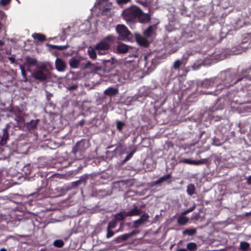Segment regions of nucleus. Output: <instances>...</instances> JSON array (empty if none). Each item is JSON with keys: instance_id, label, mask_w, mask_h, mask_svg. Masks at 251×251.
Returning <instances> with one entry per match:
<instances>
[{"instance_id": "nucleus-20", "label": "nucleus", "mask_w": 251, "mask_h": 251, "mask_svg": "<svg viewBox=\"0 0 251 251\" xmlns=\"http://www.w3.org/2000/svg\"><path fill=\"white\" fill-rule=\"evenodd\" d=\"M186 61L183 59L177 60L174 63V69H177L181 66L184 67Z\"/></svg>"}, {"instance_id": "nucleus-17", "label": "nucleus", "mask_w": 251, "mask_h": 251, "mask_svg": "<svg viewBox=\"0 0 251 251\" xmlns=\"http://www.w3.org/2000/svg\"><path fill=\"white\" fill-rule=\"evenodd\" d=\"M128 49V47L124 44H120L117 47V50L119 53H126Z\"/></svg>"}, {"instance_id": "nucleus-36", "label": "nucleus", "mask_w": 251, "mask_h": 251, "mask_svg": "<svg viewBox=\"0 0 251 251\" xmlns=\"http://www.w3.org/2000/svg\"><path fill=\"white\" fill-rule=\"evenodd\" d=\"M183 163L191 164V165H195L196 160H193L189 159H185L182 160Z\"/></svg>"}, {"instance_id": "nucleus-14", "label": "nucleus", "mask_w": 251, "mask_h": 251, "mask_svg": "<svg viewBox=\"0 0 251 251\" xmlns=\"http://www.w3.org/2000/svg\"><path fill=\"white\" fill-rule=\"evenodd\" d=\"M119 90L117 88L109 87L106 89L104 94L107 96H113L117 94L118 93Z\"/></svg>"}, {"instance_id": "nucleus-48", "label": "nucleus", "mask_w": 251, "mask_h": 251, "mask_svg": "<svg viewBox=\"0 0 251 251\" xmlns=\"http://www.w3.org/2000/svg\"><path fill=\"white\" fill-rule=\"evenodd\" d=\"M177 251H187V250L185 249H179Z\"/></svg>"}, {"instance_id": "nucleus-12", "label": "nucleus", "mask_w": 251, "mask_h": 251, "mask_svg": "<svg viewBox=\"0 0 251 251\" xmlns=\"http://www.w3.org/2000/svg\"><path fill=\"white\" fill-rule=\"evenodd\" d=\"M183 213L177 218V223L179 225H185L189 221V218L185 216Z\"/></svg>"}, {"instance_id": "nucleus-8", "label": "nucleus", "mask_w": 251, "mask_h": 251, "mask_svg": "<svg viewBox=\"0 0 251 251\" xmlns=\"http://www.w3.org/2000/svg\"><path fill=\"white\" fill-rule=\"evenodd\" d=\"M156 29V25H151L144 31L143 35L148 39H151V41H152V38L155 35Z\"/></svg>"}, {"instance_id": "nucleus-16", "label": "nucleus", "mask_w": 251, "mask_h": 251, "mask_svg": "<svg viewBox=\"0 0 251 251\" xmlns=\"http://www.w3.org/2000/svg\"><path fill=\"white\" fill-rule=\"evenodd\" d=\"M140 213V210L137 206H134L133 208L131 209L129 212H126V214L127 216H133L139 215Z\"/></svg>"}, {"instance_id": "nucleus-28", "label": "nucleus", "mask_w": 251, "mask_h": 251, "mask_svg": "<svg viewBox=\"0 0 251 251\" xmlns=\"http://www.w3.org/2000/svg\"><path fill=\"white\" fill-rule=\"evenodd\" d=\"M126 217H127L126 212L125 211L120 212L115 215L116 219L119 220H122Z\"/></svg>"}, {"instance_id": "nucleus-38", "label": "nucleus", "mask_w": 251, "mask_h": 251, "mask_svg": "<svg viewBox=\"0 0 251 251\" xmlns=\"http://www.w3.org/2000/svg\"><path fill=\"white\" fill-rule=\"evenodd\" d=\"M11 0H0V5L5 6L9 4Z\"/></svg>"}, {"instance_id": "nucleus-26", "label": "nucleus", "mask_w": 251, "mask_h": 251, "mask_svg": "<svg viewBox=\"0 0 251 251\" xmlns=\"http://www.w3.org/2000/svg\"><path fill=\"white\" fill-rule=\"evenodd\" d=\"M32 37L35 40L38 41H43L45 40V37L44 35L39 33H33L32 35Z\"/></svg>"}, {"instance_id": "nucleus-3", "label": "nucleus", "mask_w": 251, "mask_h": 251, "mask_svg": "<svg viewBox=\"0 0 251 251\" xmlns=\"http://www.w3.org/2000/svg\"><path fill=\"white\" fill-rule=\"evenodd\" d=\"M49 67L51 70L52 67L50 63H47L46 65H41L38 69L35 70L32 74V76L36 80L41 81L46 80L48 77V75L46 72H48V69L47 67Z\"/></svg>"}, {"instance_id": "nucleus-53", "label": "nucleus", "mask_w": 251, "mask_h": 251, "mask_svg": "<svg viewBox=\"0 0 251 251\" xmlns=\"http://www.w3.org/2000/svg\"><path fill=\"white\" fill-rule=\"evenodd\" d=\"M120 229H118V230H117V232H118V231H120Z\"/></svg>"}, {"instance_id": "nucleus-47", "label": "nucleus", "mask_w": 251, "mask_h": 251, "mask_svg": "<svg viewBox=\"0 0 251 251\" xmlns=\"http://www.w3.org/2000/svg\"><path fill=\"white\" fill-rule=\"evenodd\" d=\"M247 183L251 185V175L247 179Z\"/></svg>"}, {"instance_id": "nucleus-13", "label": "nucleus", "mask_w": 251, "mask_h": 251, "mask_svg": "<svg viewBox=\"0 0 251 251\" xmlns=\"http://www.w3.org/2000/svg\"><path fill=\"white\" fill-rule=\"evenodd\" d=\"M138 18L139 21L142 23H146L150 20V16L147 13H144L141 11V13L138 16Z\"/></svg>"}, {"instance_id": "nucleus-43", "label": "nucleus", "mask_w": 251, "mask_h": 251, "mask_svg": "<svg viewBox=\"0 0 251 251\" xmlns=\"http://www.w3.org/2000/svg\"><path fill=\"white\" fill-rule=\"evenodd\" d=\"M7 16L5 13L3 11L0 10V19L5 20Z\"/></svg>"}, {"instance_id": "nucleus-15", "label": "nucleus", "mask_w": 251, "mask_h": 251, "mask_svg": "<svg viewBox=\"0 0 251 251\" xmlns=\"http://www.w3.org/2000/svg\"><path fill=\"white\" fill-rule=\"evenodd\" d=\"M2 131L3 134L0 141V144L1 145H4L6 143V141L8 139V133L7 131V129L6 128H3Z\"/></svg>"}, {"instance_id": "nucleus-33", "label": "nucleus", "mask_w": 251, "mask_h": 251, "mask_svg": "<svg viewBox=\"0 0 251 251\" xmlns=\"http://www.w3.org/2000/svg\"><path fill=\"white\" fill-rule=\"evenodd\" d=\"M208 162V158L201 159L199 160H196L195 165H199L200 164H207Z\"/></svg>"}, {"instance_id": "nucleus-39", "label": "nucleus", "mask_w": 251, "mask_h": 251, "mask_svg": "<svg viewBox=\"0 0 251 251\" xmlns=\"http://www.w3.org/2000/svg\"><path fill=\"white\" fill-rule=\"evenodd\" d=\"M195 207H196V205H194L192 207H190L189 209H188L186 210H185L184 212H183V214L184 215H186L188 213H189V212H191L192 211H193L195 209Z\"/></svg>"}, {"instance_id": "nucleus-7", "label": "nucleus", "mask_w": 251, "mask_h": 251, "mask_svg": "<svg viewBox=\"0 0 251 251\" xmlns=\"http://www.w3.org/2000/svg\"><path fill=\"white\" fill-rule=\"evenodd\" d=\"M216 77L211 79H206L201 82V85L203 88H209L212 87H217L216 91L219 89L218 82H216Z\"/></svg>"}, {"instance_id": "nucleus-30", "label": "nucleus", "mask_w": 251, "mask_h": 251, "mask_svg": "<svg viewBox=\"0 0 251 251\" xmlns=\"http://www.w3.org/2000/svg\"><path fill=\"white\" fill-rule=\"evenodd\" d=\"M243 77H247L248 80L246 81H239V82H241V85L243 87H247L248 86H249L251 84V83H250V81H251V80H250L249 78V76L248 75H245Z\"/></svg>"}, {"instance_id": "nucleus-27", "label": "nucleus", "mask_w": 251, "mask_h": 251, "mask_svg": "<svg viewBox=\"0 0 251 251\" xmlns=\"http://www.w3.org/2000/svg\"><path fill=\"white\" fill-rule=\"evenodd\" d=\"M188 250L190 251H195L197 249V246L195 243L190 242L187 245Z\"/></svg>"}, {"instance_id": "nucleus-25", "label": "nucleus", "mask_w": 251, "mask_h": 251, "mask_svg": "<svg viewBox=\"0 0 251 251\" xmlns=\"http://www.w3.org/2000/svg\"><path fill=\"white\" fill-rule=\"evenodd\" d=\"M171 177V175L168 174L167 175L161 177H160L159 179H158L157 181L154 182V184H159L161 182H163L164 181H166L168 180V179H170Z\"/></svg>"}, {"instance_id": "nucleus-40", "label": "nucleus", "mask_w": 251, "mask_h": 251, "mask_svg": "<svg viewBox=\"0 0 251 251\" xmlns=\"http://www.w3.org/2000/svg\"><path fill=\"white\" fill-rule=\"evenodd\" d=\"M107 235H106V237L107 238H109L114 235V233L112 231L110 230V229L107 228Z\"/></svg>"}, {"instance_id": "nucleus-50", "label": "nucleus", "mask_w": 251, "mask_h": 251, "mask_svg": "<svg viewBox=\"0 0 251 251\" xmlns=\"http://www.w3.org/2000/svg\"><path fill=\"white\" fill-rule=\"evenodd\" d=\"M0 251H6V250L4 248H2L0 250Z\"/></svg>"}, {"instance_id": "nucleus-51", "label": "nucleus", "mask_w": 251, "mask_h": 251, "mask_svg": "<svg viewBox=\"0 0 251 251\" xmlns=\"http://www.w3.org/2000/svg\"><path fill=\"white\" fill-rule=\"evenodd\" d=\"M3 44V43L2 41L0 40V46H1Z\"/></svg>"}, {"instance_id": "nucleus-21", "label": "nucleus", "mask_w": 251, "mask_h": 251, "mask_svg": "<svg viewBox=\"0 0 251 251\" xmlns=\"http://www.w3.org/2000/svg\"><path fill=\"white\" fill-rule=\"evenodd\" d=\"M197 232L196 228H187L182 231L183 235L192 236Z\"/></svg>"}, {"instance_id": "nucleus-29", "label": "nucleus", "mask_w": 251, "mask_h": 251, "mask_svg": "<svg viewBox=\"0 0 251 251\" xmlns=\"http://www.w3.org/2000/svg\"><path fill=\"white\" fill-rule=\"evenodd\" d=\"M26 62L30 65H35L36 64V60L35 58L30 57H26L25 58Z\"/></svg>"}, {"instance_id": "nucleus-45", "label": "nucleus", "mask_w": 251, "mask_h": 251, "mask_svg": "<svg viewBox=\"0 0 251 251\" xmlns=\"http://www.w3.org/2000/svg\"><path fill=\"white\" fill-rule=\"evenodd\" d=\"M134 152V151H133L130 154H129L128 155H127V156L125 158V161L128 160L132 156Z\"/></svg>"}, {"instance_id": "nucleus-35", "label": "nucleus", "mask_w": 251, "mask_h": 251, "mask_svg": "<svg viewBox=\"0 0 251 251\" xmlns=\"http://www.w3.org/2000/svg\"><path fill=\"white\" fill-rule=\"evenodd\" d=\"M38 120H32L28 125V126L30 128H34L37 125Z\"/></svg>"}, {"instance_id": "nucleus-4", "label": "nucleus", "mask_w": 251, "mask_h": 251, "mask_svg": "<svg viewBox=\"0 0 251 251\" xmlns=\"http://www.w3.org/2000/svg\"><path fill=\"white\" fill-rule=\"evenodd\" d=\"M141 13V10L138 7L134 6L124 10L123 16L126 21H128L138 18Z\"/></svg>"}, {"instance_id": "nucleus-2", "label": "nucleus", "mask_w": 251, "mask_h": 251, "mask_svg": "<svg viewBox=\"0 0 251 251\" xmlns=\"http://www.w3.org/2000/svg\"><path fill=\"white\" fill-rule=\"evenodd\" d=\"M251 93L249 92L245 94L243 91L240 90L230 93L228 96L231 99L232 102L240 105L251 102V98L249 97Z\"/></svg>"}, {"instance_id": "nucleus-34", "label": "nucleus", "mask_w": 251, "mask_h": 251, "mask_svg": "<svg viewBox=\"0 0 251 251\" xmlns=\"http://www.w3.org/2000/svg\"><path fill=\"white\" fill-rule=\"evenodd\" d=\"M116 225H117V222H116V220H112L111 222H110L108 224L107 228H108L110 229L114 228L116 226Z\"/></svg>"}, {"instance_id": "nucleus-46", "label": "nucleus", "mask_w": 251, "mask_h": 251, "mask_svg": "<svg viewBox=\"0 0 251 251\" xmlns=\"http://www.w3.org/2000/svg\"><path fill=\"white\" fill-rule=\"evenodd\" d=\"M139 232L137 230H133L132 232L129 233V234H130V236H132L134 234H136Z\"/></svg>"}, {"instance_id": "nucleus-1", "label": "nucleus", "mask_w": 251, "mask_h": 251, "mask_svg": "<svg viewBox=\"0 0 251 251\" xmlns=\"http://www.w3.org/2000/svg\"><path fill=\"white\" fill-rule=\"evenodd\" d=\"M247 80V77H240L235 72L230 70L221 72L219 76L216 77V82H218L219 89L221 90L236 84L239 81Z\"/></svg>"}, {"instance_id": "nucleus-19", "label": "nucleus", "mask_w": 251, "mask_h": 251, "mask_svg": "<svg viewBox=\"0 0 251 251\" xmlns=\"http://www.w3.org/2000/svg\"><path fill=\"white\" fill-rule=\"evenodd\" d=\"M69 64L71 68H76L78 67L79 60L76 58H72L70 60Z\"/></svg>"}, {"instance_id": "nucleus-54", "label": "nucleus", "mask_w": 251, "mask_h": 251, "mask_svg": "<svg viewBox=\"0 0 251 251\" xmlns=\"http://www.w3.org/2000/svg\"><path fill=\"white\" fill-rule=\"evenodd\" d=\"M9 59H10V60H12V58H9Z\"/></svg>"}, {"instance_id": "nucleus-49", "label": "nucleus", "mask_w": 251, "mask_h": 251, "mask_svg": "<svg viewBox=\"0 0 251 251\" xmlns=\"http://www.w3.org/2000/svg\"><path fill=\"white\" fill-rule=\"evenodd\" d=\"M247 216H248V215H251V211H250V212L249 213H247L246 214Z\"/></svg>"}, {"instance_id": "nucleus-10", "label": "nucleus", "mask_w": 251, "mask_h": 251, "mask_svg": "<svg viewBox=\"0 0 251 251\" xmlns=\"http://www.w3.org/2000/svg\"><path fill=\"white\" fill-rule=\"evenodd\" d=\"M135 38L138 44L143 46H147L151 41V39H148L144 36L139 34H136Z\"/></svg>"}, {"instance_id": "nucleus-41", "label": "nucleus", "mask_w": 251, "mask_h": 251, "mask_svg": "<svg viewBox=\"0 0 251 251\" xmlns=\"http://www.w3.org/2000/svg\"><path fill=\"white\" fill-rule=\"evenodd\" d=\"M130 0H116V2L119 4H124L128 3Z\"/></svg>"}, {"instance_id": "nucleus-37", "label": "nucleus", "mask_w": 251, "mask_h": 251, "mask_svg": "<svg viewBox=\"0 0 251 251\" xmlns=\"http://www.w3.org/2000/svg\"><path fill=\"white\" fill-rule=\"evenodd\" d=\"M68 47L67 46H55V45H52L51 48L53 49H56L59 50H63L64 49H67Z\"/></svg>"}, {"instance_id": "nucleus-11", "label": "nucleus", "mask_w": 251, "mask_h": 251, "mask_svg": "<svg viewBox=\"0 0 251 251\" xmlns=\"http://www.w3.org/2000/svg\"><path fill=\"white\" fill-rule=\"evenodd\" d=\"M56 69L59 72L64 71L66 65L65 62L61 59L57 58L55 61Z\"/></svg>"}, {"instance_id": "nucleus-44", "label": "nucleus", "mask_w": 251, "mask_h": 251, "mask_svg": "<svg viewBox=\"0 0 251 251\" xmlns=\"http://www.w3.org/2000/svg\"><path fill=\"white\" fill-rule=\"evenodd\" d=\"M123 125H124V124L123 122H122L121 121H119L117 122V127L119 129L121 130L122 128Z\"/></svg>"}, {"instance_id": "nucleus-42", "label": "nucleus", "mask_w": 251, "mask_h": 251, "mask_svg": "<svg viewBox=\"0 0 251 251\" xmlns=\"http://www.w3.org/2000/svg\"><path fill=\"white\" fill-rule=\"evenodd\" d=\"M129 237H130V234H129V233H127L121 235V236L119 237V238H121L123 240H126L128 239Z\"/></svg>"}, {"instance_id": "nucleus-24", "label": "nucleus", "mask_w": 251, "mask_h": 251, "mask_svg": "<svg viewBox=\"0 0 251 251\" xmlns=\"http://www.w3.org/2000/svg\"><path fill=\"white\" fill-rule=\"evenodd\" d=\"M95 50V49H94L91 47H89L88 49V53L89 54L90 57L92 59H95L97 57Z\"/></svg>"}, {"instance_id": "nucleus-23", "label": "nucleus", "mask_w": 251, "mask_h": 251, "mask_svg": "<svg viewBox=\"0 0 251 251\" xmlns=\"http://www.w3.org/2000/svg\"><path fill=\"white\" fill-rule=\"evenodd\" d=\"M187 192L190 196H192L195 192V186L192 183L189 184L187 186Z\"/></svg>"}, {"instance_id": "nucleus-18", "label": "nucleus", "mask_w": 251, "mask_h": 251, "mask_svg": "<svg viewBox=\"0 0 251 251\" xmlns=\"http://www.w3.org/2000/svg\"><path fill=\"white\" fill-rule=\"evenodd\" d=\"M111 7V2H108L107 0H103L100 3V7L103 8V10H107L110 9Z\"/></svg>"}, {"instance_id": "nucleus-5", "label": "nucleus", "mask_w": 251, "mask_h": 251, "mask_svg": "<svg viewBox=\"0 0 251 251\" xmlns=\"http://www.w3.org/2000/svg\"><path fill=\"white\" fill-rule=\"evenodd\" d=\"M112 36L109 35L106 36L100 43L97 44L95 47L96 50L100 54H103L105 53L110 47L109 42L113 41Z\"/></svg>"}, {"instance_id": "nucleus-22", "label": "nucleus", "mask_w": 251, "mask_h": 251, "mask_svg": "<svg viewBox=\"0 0 251 251\" xmlns=\"http://www.w3.org/2000/svg\"><path fill=\"white\" fill-rule=\"evenodd\" d=\"M250 244L247 242H241L240 244V249L242 251H248L250 249Z\"/></svg>"}, {"instance_id": "nucleus-52", "label": "nucleus", "mask_w": 251, "mask_h": 251, "mask_svg": "<svg viewBox=\"0 0 251 251\" xmlns=\"http://www.w3.org/2000/svg\"><path fill=\"white\" fill-rule=\"evenodd\" d=\"M83 123H84V121H81V122H80V125H82V124H83Z\"/></svg>"}, {"instance_id": "nucleus-32", "label": "nucleus", "mask_w": 251, "mask_h": 251, "mask_svg": "<svg viewBox=\"0 0 251 251\" xmlns=\"http://www.w3.org/2000/svg\"><path fill=\"white\" fill-rule=\"evenodd\" d=\"M20 69L21 71V74H22V75L23 77V79H24V81H27V77L26 76V73H25V68L24 67L22 66V65H20Z\"/></svg>"}, {"instance_id": "nucleus-9", "label": "nucleus", "mask_w": 251, "mask_h": 251, "mask_svg": "<svg viewBox=\"0 0 251 251\" xmlns=\"http://www.w3.org/2000/svg\"><path fill=\"white\" fill-rule=\"evenodd\" d=\"M149 218L150 216L147 213H144L140 217L139 219L134 221L133 224V227L134 228H137L139 227L140 226L146 223L148 221Z\"/></svg>"}, {"instance_id": "nucleus-6", "label": "nucleus", "mask_w": 251, "mask_h": 251, "mask_svg": "<svg viewBox=\"0 0 251 251\" xmlns=\"http://www.w3.org/2000/svg\"><path fill=\"white\" fill-rule=\"evenodd\" d=\"M117 33L119 34L118 38L122 40H127L130 34L126 27L123 25H119L116 28Z\"/></svg>"}, {"instance_id": "nucleus-31", "label": "nucleus", "mask_w": 251, "mask_h": 251, "mask_svg": "<svg viewBox=\"0 0 251 251\" xmlns=\"http://www.w3.org/2000/svg\"><path fill=\"white\" fill-rule=\"evenodd\" d=\"M53 245L56 247L61 248L64 246V243L61 240H56L54 241Z\"/></svg>"}]
</instances>
